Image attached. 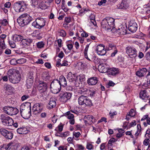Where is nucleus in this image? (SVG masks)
Returning a JSON list of instances; mask_svg holds the SVG:
<instances>
[{
  "label": "nucleus",
  "instance_id": "f257e3e1",
  "mask_svg": "<svg viewBox=\"0 0 150 150\" xmlns=\"http://www.w3.org/2000/svg\"><path fill=\"white\" fill-rule=\"evenodd\" d=\"M31 104L26 102L22 104L20 107L21 116L25 119H28L31 116Z\"/></svg>",
  "mask_w": 150,
  "mask_h": 150
},
{
  "label": "nucleus",
  "instance_id": "f03ea898",
  "mask_svg": "<svg viewBox=\"0 0 150 150\" xmlns=\"http://www.w3.org/2000/svg\"><path fill=\"white\" fill-rule=\"evenodd\" d=\"M9 80L11 83H18L21 79L20 75L17 73L16 71L13 69H10L8 71Z\"/></svg>",
  "mask_w": 150,
  "mask_h": 150
},
{
  "label": "nucleus",
  "instance_id": "7ed1b4c3",
  "mask_svg": "<svg viewBox=\"0 0 150 150\" xmlns=\"http://www.w3.org/2000/svg\"><path fill=\"white\" fill-rule=\"evenodd\" d=\"M31 21L32 17L26 13L22 14L17 19L18 23L22 26L28 25Z\"/></svg>",
  "mask_w": 150,
  "mask_h": 150
},
{
  "label": "nucleus",
  "instance_id": "20e7f679",
  "mask_svg": "<svg viewBox=\"0 0 150 150\" xmlns=\"http://www.w3.org/2000/svg\"><path fill=\"white\" fill-rule=\"evenodd\" d=\"M78 102L80 105L90 106L92 105L91 100L87 97L81 95L78 99Z\"/></svg>",
  "mask_w": 150,
  "mask_h": 150
},
{
  "label": "nucleus",
  "instance_id": "39448f33",
  "mask_svg": "<svg viewBox=\"0 0 150 150\" xmlns=\"http://www.w3.org/2000/svg\"><path fill=\"white\" fill-rule=\"evenodd\" d=\"M61 86L59 82V80L57 79H54L50 85V90L54 93H58L60 90Z\"/></svg>",
  "mask_w": 150,
  "mask_h": 150
},
{
  "label": "nucleus",
  "instance_id": "423d86ee",
  "mask_svg": "<svg viewBox=\"0 0 150 150\" xmlns=\"http://www.w3.org/2000/svg\"><path fill=\"white\" fill-rule=\"evenodd\" d=\"M0 117L1 122L4 125L7 126H12L13 120L12 118L5 114L1 115Z\"/></svg>",
  "mask_w": 150,
  "mask_h": 150
},
{
  "label": "nucleus",
  "instance_id": "0eeeda50",
  "mask_svg": "<svg viewBox=\"0 0 150 150\" xmlns=\"http://www.w3.org/2000/svg\"><path fill=\"white\" fill-rule=\"evenodd\" d=\"M45 20L42 18H38L32 23V25L34 27L41 29L45 25Z\"/></svg>",
  "mask_w": 150,
  "mask_h": 150
},
{
  "label": "nucleus",
  "instance_id": "6e6552de",
  "mask_svg": "<svg viewBox=\"0 0 150 150\" xmlns=\"http://www.w3.org/2000/svg\"><path fill=\"white\" fill-rule=\"evenodd\" d=\"M59 96L60 101L63 103H65L70 99L72 93L67 92H61Z\"/></svg>",
  "mask_w": 150,
  "mask_h": 150
},
{
  "label": "nucleus",
  "instance_id": "1a4fd4ad",
  "mask_svg": "<svg viewBox=\"0 0 150 150\" xmlns=\"http://www.w3.org/2000/svg\"><path fill=\"white\" fill-rule=\"evenodd\" d=\"M3 110L5 113L10 115H15L18 112V110L16 108L10 106L4 107Z\"/></svg>",
  "mask_w": 150,
  "mask_h": 150
},
{
  "label": "nucleus",
  "instance_id": "9d476101",
  "mask_svg": "<svg viewBox=\"0 0 150 150\" xmlns=\"http://www.w3.org/2000/svg\"><path fill=\"white\" fill-rule=\"evenodd\" d=\"M126 51L127 54L130 58H135L137 56V50L134 47L128 46L126 48Z\"/></svg>",
  "mask_w": 150,
  "mask_h": 150
},
{
  "label": "nucleus",
  "instance_id": "9b49d317",
  "mask_svg": "<svg viewBox=\"0 0 150 150\" xmlns=\"http://www.w3.org/2000/svg\"><path fill=\"white\" fill-rule=\"evenodd\" d=\"M96 52L98 55L103 56L105 55L106 53V49L105 48V46L103 45H98L96 47Z\"/></svg>",
  "mask_w": 150,
  "mask_h": 150
},
{
  "label": "nucleus",
  "instance_id": "f8f14e48",
  "mask_svg": "<svg viewBox=\"0 0 150 150\" xmlns=\"http://www.w3.org/2000/svg\"><path fill=\"white\" fill-rule=\"evenodd\" d=\"M0 132L7 139H11L13 138V134L11 132H9L4 129L2 128L0 129Z\"/></svg>",
  "mask_w": 150,
  "mask_h": 150
},
{
  "label": "nucleus",
  "instance_id": "ddd939ff",
  "mask_svg": "<svg viewBox=\"0 0 150 150\" xmlns=\"http://www.w3.org/2000/svg\"><path fill=\"white\" fill-rule=\"evenodd\" d=\"M130 0H122L120 4L117 6V8L119 9H126L129 7Z\"/></svg>",
  "mask_w": 150,
  "mask_h": 150
},
{
  "label": "nucleus",
  "instance_id": "4468645a",
  "mask_svg": "<svg viewBox=\"0 0 150 150\" xmlns=\"http://www.w3.org/2000/svg\"><path fill=\"white\" fill-rule=\"evenodd\" d=\"M85 123L86 124L91 125L95 122V118L92 115L85 116L84 118Z\"/></svg>",
  "mask_w": 150,
  "mask_h": 150
},
{
  "label": "nucleus",
  "instance_id": "2eb2a0df",
  "mask_svg": "<svg viewBox=\"0 0 150 150\" xmlns=\"http://www.w3.org/2000/svg\"><path fill=\"white\" fill-rule=\"evenodd\" d=\"M13 8L14 10L17 12L23 11L25 8L22 5V3L18 2L14 4Z\"/></svg>",
  "mask_w": 150,
  "mask_h": 150
},
{
  "label": "nucleus",
  "instance_id": "dca6fc26",
  "mask_svg": "<svg viewBox=\"0 0 150 150\" xmlns=\"http://www.w3.org/2000/svg\"><path fill=\"white\" fill-rule=\"evenodd\" d=\"M137 24L135 21H131L129 24V30L132 32L134 33L137 30Z\"/></svg>",
  "mask_w": 150,
  "mask_h": 150
},
{
  "label": "nucleus",
  "instance_id": "f3484780",
  "mask_svg": "<svg viewBox=\"0 0 150 150\" xmlns=\"http://www.w3.org/2000/svg\"><path fill=\"white\" fill-rule=\"evenodd\" d=\"M115 19L112 18H104L102 21V23H108L111 26L114 28Z\"/></svg>",
  "mask_w": 150,
  "mask_h": 150
},
{
  "label": "nucleus",
  "instance_id": "a211bd4d",
  "mask_svg": "<svg viewBox=\"0 0 150 150\" xmlns=\"http://www.w3.org/2000/svg\"><path fill=\"white\" fill-rule=\"evenodd\" d=\"M65 115L67 118L69 120V123L71 125H74V124L75 120L74 115L71 113L70 111H68L65 114Z\"/></svg>",
  "mask_w": 150,
  "mask_h": 150
},
{
  "label": "nucleus",
  "instance_id": "6ab92c4d",
  "mask_svg": "<svg viewBox=\"0 0 150 150\" xmlns=\"http://www.w3.org/2000/svg\"><path fill=\"white\" fill-rule=\"evenodd\" d=\"M51 2L50 0H47L45 1H42L39 5V7L42 9H45L47 8Z\"/></svg>",
  "mask_w": 150,
  "mask_h": 150
},
{
  "label": "nucleus",
  "instance_id": "aec40b11",
  "mask_svg": "<svg viewBox=\"0 0 150 150\" xmlns=\"http://www.w3.org/2000/svg\"><path fill=\"white\" fill-rule=\"evenodd\" d=\"M67 78L69 82H77V76L75 74H72L71 72H69L68 73Z\"/></svg>",
  "mask_w": 150,
  "mask_h": 150
},
{
  "label": "nucleus",
  "instance_id": "412c9836",
  "mask_svg": "<svg viewBox=\"0 0 150 150\" xmlns=\"http://www.w3.org/2000/svg\"><path fill=\"white\" fill-rule=\"evenodd\" d=\"M18 144L15 142H11L8 144L7 146V149L9 150H16L18 147Z\"/></svg>",
  "mask_w": 150,
  "mask_h": 150
},
{
  "label": "nucleus",
  "instance_id": "4be33fe9",
  "mask_svg": "<svg viewBox=\"0 0 150 150\" xmlns=\"http://www.w3.org/2000/svg\"><path fill=\"white\" fill-rule=\"evenodd\" d=\"M98 81V79L96 77H93L88 78L87 81L88 84L91 86L96 85Z\"/></svg>",
  "mask_w": 150,
  "mask_h": 150
},
{
  "label": "nucleus",
  "instance_id": "5701e85b",
  "mask_svg": "<svg viewBox=\"0 0 150 150\" xmlns=\"http://www.w3.org/2000/svg\"><path fill=\"white\" fill-rule=\"evenodd\" d=\"M42 108L41 104L39 103H36L35 104L33 108V111L35 112L36 114L40 112L42 110Z\"/></svg>",
  "mask_w": 150,
  "mask_h": 150
},
{
  "label": "nucleus",
  "instance_id": "b1692460",
  "mask_svg": "<svg viewBox=\"0 0 150 150\" xmlns=\"http://www.w3.org/2000/svg\"><path fill=\"white\" fill-rule=\"evenodd\" d=\"M99 71L102 73H105L108 71L109 70L108 67L105 64H100L98 66Z\"/></svg>",
  "mask_w": 150,
  "mask_h": 150
},
{
  "label": "nucleus",
  "instance_id": "393cba45",
  "mask_svg": "<svg viewBox=\"0 0 150 150\" xmlns=\"http://www.w3.org/2000/svg\"><path fill=\"white\" fill-rule=\"evenodd\" d=\"M147 72V70L145 68L139 69L136 72V75L139 77L144 76Z\"/></svg>",
  "mask_w": 150,
  "mask_h": 150
},
{
  "label": "nucleus",
  "instance_id": "a878e982",
  "mask_svg": "<svg viewBox=\"0 0 150 150\" xmlns=\"http://www.w3.org/2000/svg\"><path fill=\"white\" fill-rule=\"evenodd\" d=\"M32 39L29 38L23 39L21 40V43L24 47L29 46L32 42Z\"/></svg>",
  "mask_w": 150,
  "mask_h": 150
},
{
  "label": "nucleus",
  "instance_id": "bb28decb",
  "mask_svg": "<svg viewBox=\"0 0 150 150\" xmlns=\"http://www.w3.org/2000/svg\"><path fill=\"white\" fill-rule=\"evenodd\" d=\"M38 87L39 90H42L43 91H45L47 89V86L46 83L41 81L39 83Z\"/></svg>",
  "mask_w": 150,
  "mask_h": 150
},
{
  "label": "nucleus",
  "instance_id": "cd10ccee",
  "mask_svg": "<svg viewBox=\"0 0 150 150\" xmlns=\"http://www.w3.org/2000/svg\"><path fill=\"white\" fill-rule=\"evenodd\" d=\"M139 96L143 100L149 97L147 94V91L146 90L141 91L140 93Z\"/></svg>",
  "mask_w": 150,
  "mask_h": 150
},
{
  "label": "nucleus",
  "instance_id": "c85d7f7f",
  "mask_svg": "<svg viewBox=\"0 0 150 150\" xmlns=\"http://www.w3.org/2000/svg\"><path fill=\"white\" fill-rule=\"evenodd\" d=\"M127 28L125 27H122L119 28L117 30V33L122 35H125L127 34Z\"/></svg>",
  "mask_w": 150,
  "mask_h": 150
},
{
  "label": "nucleus",
  "instance_id": "c756f323",
  "mask_svg": "<svg viewBox=\"0 0 150 150\" xmlns=\"http://www.w3.org/2000/svg\"><path fill=\"white\" fill-rule=\"evenodd\" d=\"M56 102L55 98L54 97H51L48 103L49 107L50 108H53L56 105Z\"/></svg>",
  "mask_w": 150,
  "mask_h": 150
},
{
  "label": "nucleus",
  "instance_id": "7c9ffc66",
  "mask_svg": "<svg viewBox=\"0 0 150 150\" xmlns=\"http://www.w3.org/2000/svg\"><path fill=\"white\" fill-rule=\"evenodd\" d=\"M59 82L60 86H62L64 87L67 84V82L65 78L63 76H61L59 77Z\"/></svg>",
  "mask_w": 150,
  "mask_h": 150
},
{
  "label": "nucleus",
  "instance_id": "2f4dec72",
  "mask_svg": "<svg viewBox=\"0 0 150 150\" xmlns=\"http://www.w3.org/2000/svg\"><path fill=\"white\" fill-rule=\"evenodd\" d=\"M17 131L18 133L20 134H26L28 132L27 128L25 127H21L18 128Z\"/></svg>",
  "mask_w": 150,
  "mask_h": 150
},
{
  "label": "nucleus",
  "instance_id": "473e14b6",
  "mask_svg": "<svg viewBox=\"0 0 150 150\" xmlns=\"http://www.w3.org/2000/svg\"><path fill=\"white\" fill-rule=\"evenodd\" d=\"M108 70L110 73L112 75H115L119 72V69L115 68H111Z\"/></svg>",
  "mask_w": 150,
  "mask_h": 150
},
{
  "label": "nucleus",
  "instance_id": "72a5a7b5",
  "mask_svg": "<svg viewBox=\"0 0 150 150\" xmlns=\"http://www.w3.org/2000/svg\"><path fill=\"white\" fill-rule=\"evenodd\" d=\"M66 44L67 48L69 51H71L73 48L72 41L71 40H68L66 42Z\"/></svg>",
  "mask_w": 150,
  "mask_h": 150
},
{
  "label": "nucleus",
  "instance_id": "f704fd0d",
  "mask_svg": "<svg viewBox=\"0 0 150 150\" xmlns=\"http://www.w3.org/2000/svg\"><path fill=\"white\" fill-rule=\"evenodd\" d=\"M88 12H91L90 10L88 8H83L80 10H79V15L81 16L84 15L85 13Z\"/></svg>",
  "mask_w": 150,
  "mask_h": 150
},
{
  "label": "nucleus",
  "instance_id": "c9c22d12",
  "mask_svg": "<svg viewBox=\"0 0 150 150\" xmlns=\"http://www.w3.org/2000/svg\"><path fill=\"white\" fill-rule=\"evenodd\" d=\"M90 18L91 20V24H92L94 26H96V23L95 21V15L93 13H91L90 16Z\"/></svg>",
  "mask_w": 150,
  "mask_h": 150
},
{
  "label": "nucleus",
  "instance_id": "e433bc0d",
  "mask_svg": "<svg viewBox=\"0 0 150 150\" xmlns=\"http://www.w3.org/2000/svg\"><path fill=\"white\" fill-rule=\"evenodd\" d=\"M102 27L103 29H104L105 30H111L113 28L112 26H111L110 24L108 23H102Z\"/></svg>",
  "mask_w": 150,
  "mask_h": 150
},
{
  "label": "nucleus",
  "instance_id": "4c0bfd02",
  "mask_svg": "<svg viewBox=\"0 0 150 150\" xmlns=\"http://www.w3.org/2000/svg\"><path fill=\"white\" fill-rule=\"evenodd\" d=\"M23 38V36L16 34L14 35L13 37V40L15 42H18L21 40Z\"/></svg>",
  "mask_w": 150,
  "mask_h": 150
},
{
  "label": "nucleus",
  "instance_id": "58836bf2",
  "mask_svg": "<svg viewBox=\"0 0 150 150\" xmlns=\"http://www.w3.org/2000/svg\"><path fill=\"white\" fill-rule=\"evenodd\" d=\"M6 48V47L4 44V40L2 39H0V54L2 52V49Z\"/></svg>",
  "mask_w": 150,
  "mask_h": 150
},
{
  "label": "nucleus",
  "instance_id": "ea45409f",
  "mask_svg": "<svg viewBox=\"0 0 150 150\" xmlns=\"http://www.w3.org/2000/svg\"><path fill=\"white\" fill-rule=\"evenodd\" d=\"M93 142H87L86 143V148L88 150H93L94 149V146L93 144Z\"/></svg>",
  "mask_w": 150,
  "mask_h": 150
},
{
  "label": "nucleus",
  "instance_id": "a19ab883",
  "mask_svg": "<svg viewBox=\"0 0 150 150\" xmlns=\"http://www.w3.org/2000/svg\"><path fill=\"white\" fill-rule=\"evenodd\" d=\"M81 91L82 93L84 92L85 91L87 92L90 96H93L95 94L94 91H93L90 90H88L86 88L81 89Z\"/></svg>",
  "mask_w": 150,
  "mask_h": 150
},
{
  "label": "nucleus",
  "instance_id": "79ce46f5",
  "mask_svg": "<svg viewBox=\"0 0 150 150\" xmlns=\"http://www.w3.org/2000/svg\"><path fill=\"white\" fill-rule=\"evenodd\" d=\"M124 131L122 129H120L118 130V133H117L116 136V137L118 138L121 137L123 135Z\"/></svg>",
  "mask_w": 150,
  "mask_h": 150
},
{
  "label": "nucleus",
  "instance_id": "37998d69",
  "mask_svg": "<svg viewBox=\"0 0 150 150\" xmlns=\"http://www.w3.org/2000/svg\"><path fill=\"white\" fill-rule=\"evenodd\" d=\"M81 134L79 132H73V138H75V139L76 140H78V138L81 136Z\"/></svg>",
  "mask_w": 150,
  "mask_h": 150
},
{
  "label": "nucleus",
  "instance_id": "c03bdc74",
  "mask_svg": "<svg viewBox=\"0 0 150 150\" xmlns=\"http://www.w3.org/2000/svg\"><path fill=\"white\" fill-rule=\"evenodd\" d=\"M117 141V139H116L114 138H112L108 142L107 145L112 146V144Z\"/></svg>",
  "mask_w": 150,
  "mask_h": 150
},
{
  "label": "nucleus",
  "instance_id": "a18cd8bd",
  "mask_svg": "<svg viewBox=\"0 0 150 150\" xmlns=\"http://www.w3.org/2000/svg\"><path fill=\"white\" fill-rule=\"evenodd\" d=\"M77 82H78V79H79V81L80 82H82L85 80V76L83 74H80L78 76H77Z\"/></svg>",
  "mask_w": 150,
  "mask_h": 150
},
{
  "label": "nucleus",
  "instance_id": "49530a36",
  "mask_svg": "<svg viewBox=\"0 0 150 150\" xmlns=\"http://www.w3.org/2000/svg\"><path fill=\"white\" fill-rule=\"evenodd\" d=\"M137 129L135 134V136L136 137H137L139 135L141 131V127L140 125H138L137 126Z\"/></svg>",
  "mask_w": 150,
  "mask_h": 150
},
{
  "label": "nucleus",
  "instance_id": "de8ad7c7",
  "mask_svg": "<svg viewBox=\"0 0 150 150\" xmlns=\"http://www.w3.org/2000/svg\"><path fill=\"white\" fill-rule=\"evenodd\" d=\"M5 88L6 90L9 92H12L14 90V88L11 86L9 85H5Z\"/></svg>",
  "mask_w": 150,
  "mask_h": 150
},
{
  "label": "nucleus",
  "instance_id": "09e8293b",
  "mask_svg": "<svg viewBox=\"0 0 150 150\" xmlns=\"http://www.w3.org/2000/svg\"><path fill=\"white\" fill-rule=\"evenodd\" d=\"M128 114L130 116V117H133L136 114V112L135 110L131 109Z\"/></svg>",
  "mask_w": 150,
  "mask_h": 150
},
{
  "label": "nucleus",
  "instance_id": "8fccbe9b",
  "mask_svg": "<svg viewBox=\"0 0 150 150\" xmlns=\"http://www.w3.org/2000/svg\"><path fill=\"white\" fill-rule=\"evenodd\" d=\"M26 60L24 58H21L17 60V64H23L26 62Z\"/></svg>",
  "mask_w": 150,
  "mask_h": 150
},
{
  "label": "nucleus",
  "instance_id": "3c124183",
  "mask_svg": "<svg viewBox=\"0 0 150 150\" xmlns=\"http://www.w3.org/2000/svg\"><path fill=\"white\" fill-rule=\"evenodd\" d=\"M33 34H35V36L38 39H40L42 38V34L39 31H36V33H33Z\"/></svg>",
  "mask_w": 150,
  "mask_h": 150
},
{
  "label": "nucleus",
  "instance_id": "603ef678",
  "mask_svg": "<svg viewBox=\"0 0 150 150\" xmlns=\"http://www.w3.org/2000/svg\"><path fill=\"white\" fill-rule=\"evenodd\" d=\"M63 125L62 124H60L58 126V127L55 129V130L57 132H61L63 130Z\"/></svg>",
  "mask_w": 150,
  "mask_h": 150
},
{
  "label": "nucleus",
  "instance_id": "864d4df0",
  "mask_svg": "<svg viewBox=\"0 0 150 150\" xmlns=\"http://www.w3.org/2000/svg\"><path fill=\"white\" fill-rule=\"evenodd\" d=\"M58 34L59 36L64 37L66 36L67 33L64 30H61L58 32Z\"/></svg>",
  "mask_w": 150,
  "mask_h": 150
},
{
  "label": "nucleus",
  "instance_id": "5fc2aeb1",
  "mask_svg": "<svg viewBox=\"0 0 150 150\" xmlns=\"http://www.w3.org/2000/svg\"><path fill=\"white\" fill-rule=\"evenodd\" d=\"M116 47L112 44H109L108 46H106V50H113L114 49H115Z\"/></svg>",
  "mask_w": 150,
  "mask_h": 150
},
{
  "label": "nucleus",
  "instance_id": "6e6d98bb",
  "mask_svg": "<svg viewBox=\"0 0 150 150\" xmlns=\"http://www.w3.org/2000/svg\"><path fill=\"white\" fill-rule=\"evenodd\" d=\"M136 124V121L135 120H134L128 124V125L127 127L129 128L132 127H133L135 126Z\"/></svg>",
  "mask_w": 150,
  "mask_h": 150
},
{
  "label": "nucleus",
  "instance_id": "4d7b16f0",
  "mask_svg": "<svg viewBox=\"0 0 150 150\" xmlns=\"http://www.w3.org/2000/svg\"><path fill=\"white\" fill-rule=\"evenodd\" d=\"M44 45L45 44L42 41L38 42L37 44V46L39 48H41L43 47Z\"/></svg>",
  "mask_w": 150,
  "mask_h": 150
},
{
  "label": "nucleus",
  "instance_id": "13d9d810",
  "mask_svg": "<svg viewBox=\"0 0 150 150\" xmlns=\"http://www.w3.org/2000/svg\"><path fill=\"white\" fill-rule=\"evenodd\" d=\"M0 23L3 25L6 26L8 24V23L6 19H4L0 21Z\"/></svg>",
  "mask_w": 150,
  "mask_h": 150
},
{
  "label": "nucleus",
  "instance_id": "bf43d9fd",
  "mask_svg": "<svg viewBox=\"0 0 150 150\" xmlns=\"http://www.w3.org/2000/svg\"><path fill=\"white\" fill-rule=\"evenodd\" d=\"M38 1L36 0H33V2L31 4V5L33 6L34 7H39V5L38 4Z\"/></svg>",
  "mask_w": 150,
  "mask_h": 150
},
{
  "label": "nucleus",
  "instance_id": "052dcab7",
  "mask_svg": "<svg viewBox=\"0 0 150 150\" xmlns=\"http://www.w3.org/2000/svg\"><path fill=\"white\" fill-rule=\"evenodd\" d=\"M146 122H144L143 123V125L145 127H146L148 125H150V118L148 117L146 120Z\"/></svg>",
  "mask_w": 150,
  "mask_h": 150
},
{
  "label": "nucleus",
  "instance_id": "680f3d73",
  "mask_svg": "<svg viewBox=\"0 0 150 150\" xmlns=\"http://www.w3.org/2000/svg\"><path fill=\"white\" fill-rule=\"evenodd\" d=\"M149 81H147L146 82L144 83L142 86V88H146L149 87Z\"/></svg>",
  "mask_w": 150,
  "mask_h": 150
},
{
  "label": "nucleus",
  "instance_id": "e2e57ef3",
  "mask_svg": "<svg viewBox=\"0 0 150 150\" xmlns=\"http://www.w3.org/2000/svg\"><path fill=\"white\" fill-rule=\"evenodd\" d=\"M110 116L111 118H113L114 116L116 115L117 114V113L116 111H110L109 113Z\"/></svg>",
  "mask_w": 150,
  "mask_h": 150
},
{
  "label": "nucleus",
  "instance_id": "0e129e2a",
  "mask_svg": "<svg viewBox=\"0 0 150 150\" xmlns=\"http://www.w3.org/2000/svg\"><path fill=\"white\" fill-rule=\"evenodd\" d=\"M10 63L12 65H16L17 64V60L15 59H12L11 60Z\"/></svg>",
  "mask_w": 150,
  "mask_h": 150
},
{
  "label": "nucleus",
  "instance_id": "69168bd1",
  "mask_svg": "<svg viewBox=\"0 0 150 150\" xmlns=\"http://www.w3.org/2000/svg\"><path fill=\"white\" fill-rule=\"evenodd\" d=\"M145 136L146 138H150V129H148L146 132Z\"/></svg>",
  "mask_w": 150,
  "mask_h": 150
},
{
  "label": "nucleus",
  "instance_id": "338daca9",
  "mask_svg": "<svg viewBox=\"0 0 150 150\" xmlns=\"http://www.w3.org/2000/svg\"><path fill=\"white\" fill-rule=\"evenodd\" d=\"M77 39L80 42L81 44H83L84 42V38L83 37H78L77 38Z\"/></svg>",
  "mask_w": 150,
  "mask_h": 150
},
{
  "label": "nucleus",
  "instance_id": "774afa93",
  "mask_svg": "<svg viewBox=\"0 0 150 150\" xmlns=\"http://www.w3.org/2000/svg\"><path fill=\"white\" fill-rule=\"evenodd\" d=\"M58 149L59 150H67V147L66 146H61Z\"/></svg>",
  "mask_w": 150,
  "mask_h": 150
}]
</instances>
